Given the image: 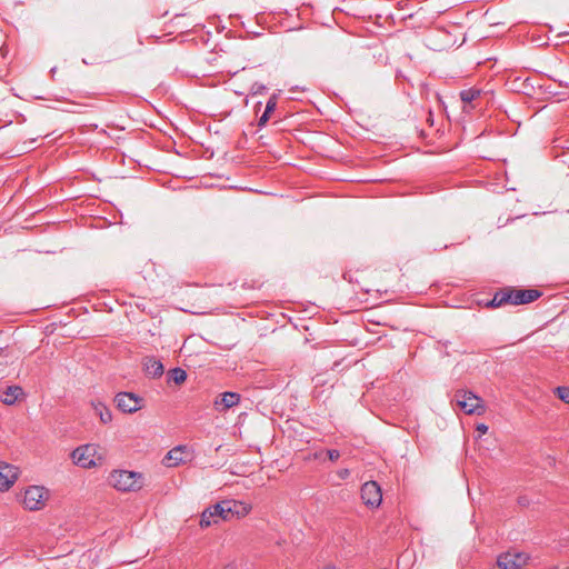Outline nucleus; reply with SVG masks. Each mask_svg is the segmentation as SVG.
<instances>
[{"instance_id":"nucleus-1","label":"nucleus","mask_w":569,"mask_h":569,"mask_svg":"<svg viewBox=\"0 0 569 569\" xmlns=\"http://www.w3.org/2000/svg\"><path fill=\"white\" fill-rule=\"evenodd\" d=\"M108 482L118 491H139L144 486V476L137 471L113 470L108 477Z\"/></svg>"},{"instance_id":"nucleus-2","label":"nucleus","mask_w":569,"mask_h":569,"mask_svg":"<svg viewBox=\"0 0 569 569\" xmlns=\"http://www.w3.org/2000/svg\"><path fill=\"white\" fill-rule=\"evenodd\" d=\"M453 400L467 415H482L485 412L482 399L471 391L457 390Z\"/></svg>"},{"instance_id":"nucleus-3","label":"nucleus","mask_w":569,"mask_h":569,"mask_svg":"<svg viewBox=\"0 0 569 569\" xmlns=\"http://www.w3.org/2000/svg\"><path fill=\"white\" fill-rule=\"evenodd\" d=\"M48 499V490L42 486H30L23 495V506L26 509L36 511L44 507Z\"/></svg>"},{"instance_id":"nucleus-4","label":"nucleus","mask_w":569,"mask_h":569,"mask_svg":"<svg viewBox=\"0 0 569 569\" xmlns=\"http://www.w3.org/2000/svg\"><path fill=\"white\" fill-rule=\"evenodd\" d=\"M228 503V500L220 501L209 508H207L200 519V526L202 528L210 527L212 523H217L219 519L221 520H230V515L228 509V506H224Z\"/></svg>"},{"instance_id":"nucleus-5","label":"nucleus","mask_w":569,"mask_h":569,"mask_svg":"<svg viewBox=\"0 0 569 569\" xmlns=\"http://www.w3.org/2000/svg\"><path fill=\"white\" fill-rule=\"evenodd\" d=\"M96 455V445L89 443L76 448L71 453V459L74 465L84 469H90L97 465Z\"/></svg>"},{"instance_id":"nucleus-6","label":"nucleus","mask_w":569,"mask_h":569,"mask_svg":"<svg viewBox=\"0 0 569 569\" xmlns=\"http://www.w3.org/2000/svg\"><path fill=\"white\" fill-rule=\"evenodd\" d=\"M117 408L124 413H133L142 408L143 399L133 392H119L114 397Z\"/></svg>"},{"instance_id":"nucleus-7","label":"nucleus","mask_w":569,"mask_h":569,"mask_svg":"<svg viewBox=\"0 0 569 569\" xmlns=\"http://www.w3.org/2000/svg\"><path fill=\"white\" fill-rule=\"evenodd\" d=\"M528 559L523 552L508 551L498 557L497 565L500 569H521L527 565Z\"/></svg>"},{"instance_id":"nucleus-8","label":"nucleus","mask_w":569,"mask_h":569,"mask_svg":"<svg viewBox=\"0 0 569 569\" xmlns=\"http://www.w3.org/2000/svg\"><path fill=\"white\" fill-rule=\"evenodd\" d=\"M361 499L368 507H379L382 500L380 486L376 481L365 482L361 487Z\"/></svg>"},{"instance_id":"nucleus-9","label":"nucleus","mask_w":569,"mask_h":569,"mask_svg":"<svg viewBox=\"0 0 569 569\" xmlns=\"http://www.w3.org/2000/svg\"><path fill=\"white\" fill-rule=\"evenodd\" d=\"M507 291L510 293L509 302L516 306L532 302L541 296L537 289H507Z\"/></svg>"},{"instance_id":"nucleus-10","label":"nucleus","mask_w":569,"mask_h":569,"mask_svg":"<svg viewBox=\"0 0 569 569\" xmlns=\"http://www.w3.org/2000/svg\"><path fill=\"white\" fill-rule=\"evenodd\" d=\"M18 470L12 465L0 462V491L8 490L17 480Z\"/></svg>"},{"instance_id":"nucleus-11","label":"nucleus","mask_w":569,"mask_h":569,"mask_svg":"<svg viewBox=\"0 0 569 569\" xmlns=\"http://www.w3.org/2000/svg\"><path fill=\"white\" fill-rule=\"evenodd\" d=\"M187 461V447L177 446L168 451L163 458V465L167 467H177Z\"/></svg>"},{"instance_id":"nucleus-12","label":"nucleus","mask_w":569,"mask_h":569,"mask_svg":"<svg viewBox=\"0 0 569 569\" xmlns=\"http://www.w3.org/2000/svg\"><path fill=\"white\" fill-rule=\"evenodd\" d=\"M240 402V395L232 391L222 392L213 402L216 410L224 411Z\"/></svg>"},{"instance_id":"nucleus-13","label":"nucleus","mask_w":569,"mask_h":569,"mask_svg":"<svg viewBox=\"0 0 569 569\" xmlns=\"http://www.w3.org/2000/svg\"><path fill=\"white\" fill-rule=\"evenodd\" d=\"M143 369L146 375L150 378H160L164 371L162 362L154 357H147L144 359Z\"/></svg>"},{"instance_id":"nucleus-14","label":"nucleus","mask_w":569,"mask_h":569,"mask_svg":"<svg viewBox=\"0 0 569 569\" xmlns=\"http://www.w3.org/2000/svg\"><path fill=\"white\" fill-rule=\"evenodd\" d=\"M226 506H228V509L226 510L229 511L231 519L242 518L247 516L251 509V507L248 503L237 500H228V503Z\"/></svg>"},{"instance_id":"nucleus-15","label":"nucleus","mask_w":569,"mask_h":569,"mask_svg":"<svg viewBox=\"0 0 569 569\" xmlns=\"http://www.w3.org/2000/svg\"><path fill=\"white\" fill-rule=\"evenodd\" d=\"M277 104H278V94L273 93L268 99L267 104H266V109H264L263 113L261 114V117L258 120V127L262 128V127H264L267 124V122L270 119V114L276 110Z\"/></svg>"},{"instance_id":"nucleus-16","label":"nucleus","mask_w":569,"mask_h":569,"mask_svg":"<svg viewBox=\"0 0 569 569\" xmlns=\"http://www.w3.org/2000/svg\"><path fill=\"white\" fill-rule=\"evenodd\" d=\"M23 395V390L19 386H10L7 388V390L1 396L0 400L4 405H13L16 401Z\"/></svg>"},{"instance_id":"nucleus-17","label":"nucleus","mask_w":569,"mask_h":569,"mask_svg":"<svg viewBox=\"0 0 569 569\" xmlns=\"http://www.w3.org/2000/svg\"><path fill=\"white\" fill-rule=\"evenodd\" d=\"M187 380V372L181 368H173L168 372V382H174L181 385Z\"/></svg>"},{"instance_id":"nucleus-18","label":"nucleus","mask_w":569,"mask_h":569,"mask_svg":"<svg viewBox=\"0 0 569 569\" xmlns=\"http://www.w3.org/2000/svg\"><path fill=\"white\" fill-rule=\"evenodd\" d=\"M509 300L510 293H508L507 289H503L495 293L489 305L491 307H501L503 305L510 303Z\"/></svg>"},{"instance_id":"nucleus-19","label":"nucleus","mask_w":569,"mask_h":569,"mask_svg":"<svg viewBox=\"0 0 569 569\" xmlns=\"http://www.w3.org/2000/svg\"><path fill=\"white\" fill-rule=\"evenodd\" d=\"M94 411L99 415L102 423L107 425L112 420L111 411L101 402L94 405Z\"/></svg>"},{"instance_id":"nucleus-20","label":"nucleus","mask_w":569,"mask_h":569,"mask_svg":"<svg viewBox=\"0 0 569 569\" xmlns=\"http://www.w3.org/2000/svg\"><path fill=\"white\" fill-rule=\"evenodd\" d=\"M480 93H481V91L479 89H476V88L463 89V90L460 91V99L465 103H470L475 99L480 97Z\"/></svg>"},{"instance_id":"nucleus-21","label":"nucleus","mask_w":569,"mask_h":569,"mask_svg":"<svg viewBox=\"0 0 569 569\" xmlns=\"http://www.w3.org/2000/svg\"><path fill=\"white\" fill-rule=\"evenodd\" d=\"M555 392L560 400H562L565 403H569V387H557Z\"/></svg>"},{"instance_id":"nucleus-22","label":"nucleus","mask_w":569,"mask_h":569,"mask_svg":"<svg viewBox=\"0 0 569 569\" xmlns=\"http://www.w3.org/2000/svg\"><path fill=\"white\" fill-rule=\"evenodd\" d=\"M267 91V87L260 82L252 83L250 88V93L252 96L262 94Z\"/></svg>"},{"instance_id":"nucleus-23","label":"nucleus","mask_w":569,"mask_h":569,"mask_svg":"<svg viewBox=\"0 0 569 569\" xmlns=\"http://www.w3.org/2000/svg\"><path fill=\"white\" fill-rule=\"evenodd\" d=\"M327 455H328V458L331 460V461H336L339 459L340 457V452L336 449H330L327 451Z\"/></svg>"},{"instance_id":"nucleus-24","label":"nucleus","mask_w":569,"mask_h":569,"mask_svg":"<svg viewBox=\"0 0 569 569\" xmlns=\"http://www.w3.org/2000/svg\"><path fill=\"white\" fill-rule=\"evenodd\" d=\"M477 431H479L480 435H485L488 431V426L480 423L477 426Z\"/></svg>"},{"instance_id":"nucleus-25","label":"nucleus","mask_w":569,"mask_h":569,"mask_svg":"<svg viewBox=\"0 0 569 569\" xmlns=\"http://www.w3.org/2000/svg\"><path fill=\"white\" fill-rule=\"evenodd\" d=\"M348 475H349V471L347 469L341 471V473H340L341 478H346Z\"/></svg>"},{"instance_id":"nucleus-26","label":"nucleus","mask_w":569,"mask_h":569,"mask_svg":"<svg viewBox=\"0 0 569 569\" xmlns=\"http://www.w3.org/2000/svg\"><path fill=\"white\" fill-rule=\"evenodd\" d=\"M323 569H339V568H337L336 566L329 565V566H326Z\"/></svg>"},{"instance_id":"nucleus-27","label":"nucleus","mask_w":569,"mask_h":569,"mask_svg":"<svg viewBox=\"0 0 569 569\" xmlns=\"http://www.w3.org/2000/svg\"><path fill=\"white\" fill-rule=\"evenodd\" d=\"M519 503H520V505H526V503H527V501H526L525 499H522V498H521V499H519Z\"/></svg>"},{"instance_id":"nucleus-28","label":"nucleus","mask_w":569,"mask_h":569,"mask_svg":"<svg viewBox=\"0 0 569 569\" xmlns=\"http://www.w3.org/2000/svg\"><path fill=\"white\" fill-rule=\"evenodd\" d=\"M50 72H51V73H57V68H56V67H54V68H52Z\"/></svg>"}]
</instances>
